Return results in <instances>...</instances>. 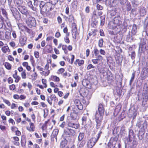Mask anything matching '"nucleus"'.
<instances>
[{
	"instance_id": "nucleus-7",
	"label": "nucleus",
	"mask_w": 148,
	"mask_h": 148,
	"mask_svg": "<svg viewBox=\"0 0 148 148\" xmlns=\"http://www.w3.org/2000/svg\"><path fill=\"white\" fill-rule=\"evenodd\" d=\"M18 8L22 14L26 15L28 14V12L25 6L23 5L21 6H18Z\"/></svg>"
},
{
	"instance_id": "nucleus-50",
	"label": "nucleus",
	"mask_w": 148,
	"mask_h": 148,
	"mask_svg": "<svg viewBox=\"0 0 148 148\" xmlns=\"http://www.w3.org/2000/svg\"><path fill=\"white\" fill-rule=\"evenodd\" d=\"M15 88V86L14 84H12L9 86L10 89L11 90H14Z\"/></svg>"
},
{
	"instance_id": "nucleus-35",
	"label": "nucleus",
	"mask_w": 148,
	"mask_h": 148,
	"mask_svg": "<svg viewBox=\"0 0 148 148\" xmlns=\"http://www.w3.org/2000/svg\"><path fill=\"white\" fill-rule=\"evenodd\" d=\"M103 39L101 38L99 40L98 42V46L100 47H102L103 46Z\"/></svg>"
},
{
	"instance_id": "nucleus-6",
	"label": "nucleus",
	"mask_w": 148,
	"mask_h": 148,
	"mask_svg": "<svg viewBox=\"0 0 148 148\" xmlns=\"http://www.w3.org/2000/svg\"><path fill=\"white\" fill-rule=\"evenodd\" d=\"M10 3H9L10 9L13 16L16 19L18 18V17L20 16V13L16 8L11 6Z\"/></svg>"
},
{
	"instance_id": "nucleus-57",
	"label": "nucleus",
	"mask_w": 148,
	"mask_h": 148,
	"mask_svg": "<svg viewBox=\"0 0 148 148\" xmlns=\"http://www.w3.org/2000/svg\"><path fill=\"white\" fill-rule=\"evenodd\" d=\"M99 52L101 55H105L106 53L105 51L101 49H100L99 50Z\"/></svg>"
},
{
	"instance_id": "nucleus-16",
	"label": "nucleus",
	"mask_w": 148,
	"mask_h": 148,
	"mask_svg": "<svg viewBox=\"0 0 148 148\" xmlns=\"http://www.w3.org/2000/svg\"><path fill=\"white\" fill-rule=\"evenodd\" d=\"M120 17L119 16L115 17L114 19V23L118 25L121 24V22L120 21Z\"/></svg>"
},
{
	"instance_id": "nucleus-43",
	"label": "nucleus",
	"mask_w": 148,
	"mask_h": 148,
	"mask_svg": "<svg viewBox=\"0 0 148 148\" xmlns=\"http://www.w3.org/2000/svg\"><path fill=\"white\" fill-rule=\"evenodd\" d=\"M58 0H49V2L52 5H55L58 2Z\"/></svg>"
},
{
	"instance_id": "nucleus-20",
	"label": "nucleus",
	"mask_w": 148,
	"mask_h": 148,
	"mask_svg": "<svg viewBox=\"0 0 148 148\" xmlns=\"http://www.w3.org/2000/svg\"><path fill=\"white\" fill-rule=\"evenodd\" d=\"M137 32L136 25L134 24L132 26V29L131 31V33L133 36L135 35Z\"/></svg>"
},
{
	"instance_id": "nucleus-46",
	"label": "nucleus",
	"mask_w": 148,
	"mask_h": 148,
	"mask_svg": "<svg viewBox=\"0 0 148 148\" xmlns=\"http://www.w3.org/2000/svg\"><path fill=\"white\" fill-rule=\"evenodd\" d=\"M29 125L31 131L32 132L34 131V124L33 123L30 122L29 123Z\"/></svg>"
},
{
	"instance_id": "nucleus-64",
	"label": "nucleus",
	"mask_w": 148,
	"mask_h": 148,
	"mask_svg": "<svg viewBox=\"0 0 148 148\" xmlns=\"http://www.w3.org/2000/svg\"><path fill=\"white\" fill-rule=\"evenodd\" d=\"M8 82L9 84H11L13 82V81L12 78L10 77L8 79Z\"/></svg>"
},
{
	"instance_id": "nucleus-45",
	"label": "nucleus",
	"mask_w": 148,
	"mask_h": 148,
	"mask_svg": "<svg viewBox=\"0 0 148 148\" xmlns=\"http://www.w3.org/2000/svg\"><path fill=\"white\" fill-rule=\"evenodd\" d=\"M64 69L62 68L59 69L57 72V73L58 74H62L64 72Z\"/></svg>"
},
{
	"instance_id": "nucleus-1",
	"label": "nucleus",
	"mask_w": 148,
	"mask_h": 148,
	"mask_svg": "<svg viewBox=\"0 0 148 148\" xmlns=\"http://www.w3.org/2000/svg\"><path fill=\"white\" fill-rule=\"evenodd\" d=\"M147 40L146 39H142L141 40L138 49V54L141 56L142 53H144L145 51L148 49V46H147Z\"/></svg>"
},
{
	"instance_id": "nucleus-26",
	"label": "nucleus",
	"mask_w": 148,
	"mask_h": 148,
	"mask_svg": "<svg viewBox=\"0 0 148 148\" xmlns=\"http://www.w3.org/2000/svg\"><path fill=\"white\" fill-rule=\"evenodd\" d=\"M136 73V71H134V72L132 73V74L131 77V79L130 81L129 85L130 86L131 85L133 81L134 78H135V74Z\"/></svg>"
},
{
	"instance_id": "nucleus-14",
	"label": "nucleus",
	"mask_w": 148,
	"mask_h": 148,
	"mask_svg": "<svg viewBox=\"0 0 148 148\" xmlns=\"http://www.w3.org/2000/svg\"><path fill=\"white\" fill-rule=\"evenodd\" d=\"M146 124L145 122H139L136 124V126L140 129H143L145 125H146Z\"/></svg>"
},
{
	"instance_id": "nucleus-5",
	"label": "nucleus",
	"mask_w": 148,
	"mask_h": 148,
	"mask_svg": "<svg viewBox=\"0 0 148 148\" xmlns=\"http://www.w3.org/2000/svg\"><path fill=\"white\" fill-rule=\"evenodd\" d=\"M26 23L30 27H35L36 25L35 19L34 17L32 16H29L28 18Z\"/></svg>"
},
{
	"instance_id": "nucleus-37",
	"label": "nucleus",
	"mask_w": 148,
	"mask_h": 148,
	"mask_svg": "<svg viewBox=\"0 0 148 148\" xmlns=\"http://www.w3.org/2000/svg\"><path fill=\"white\" fill-rule=\"evenodd\" d=\"M52 80L56 82H59L60 81L59 78L56 76H52L51 77Z\"/></svg>"
},
{
	"instance_id": "nucleus-38",
	"label": "nucleus",
	"mask_w": 148,
	"mask_h": 148,
	"mask_svg": "<svg viewBox=\"0 0 148 148\" xmlns=\"http://www.w3.org/2000/svg\"><path fill=\"white\" fill-rule=\"evenodd\" d=\"M20 43L22 45H24L26 43V40L25 38H21L20 39Z\"/></svg>"
},
{
	"instance_id": "nucleus-53",
	"label": "nucleus",
	"mask_w": 148,
	"mask_h": 148,
	"mask_svg": "<svg viewBox=\"0 0 148 148\" xmlns=\"http://www.w3.org/2000/svg\"><path fill=\"white\" fill-rule=\"evenodd\" d=\"M64 40L65 42L67 43H69L70 42V40L69 38L67 36H66L64 38Z\"/></svg>"
},
{
	"instance_id": "nucleus-36",
	"label": "nucleus",
	"mask_w": 148,
	"mask_h": 148,
	"mask_svg": "<svg viewBox=\"0 0 148 148\" xmlns=\"http://www.w3.org/2000/svg\"><path fill=\"white\" fill-rule=\"evenodd\" d=\"M87 119V117L86 116H83L82 118V124L85 125L86 124V122Z\"/></svg>"
},
{
	"instance_id": "nucleus-9",
	"label": "nucleus",
	"mask_w": 148,
	"mask_h": 148,
	"mask_svg": "<svg viewBox=\"0 0 148 148\" xmlns=\"http://www.w3.org/2000/svg\"><path fill=\"white\" fill-rule=\"evenodd\" d=\"M67 125L68 127L74 128L76 129L79 128V125L78 124L73 122L72 121H69Z\"/></svg>"
},
{
	"instance_id": "nucleus-21",
	"label": "nucleus",
	"mask_w": 148,
	"mask_h": 148,
	"mask_svg": "<svg viewBox=\"0 0 148 148\" xmlns=\"http://www.w3.org/2000/svg\"><path fill=\"white\" fill-rule=\"evenodd\" d=\"M46 9L47 12H49L52 10L51 4L50 3H46Z\"/></svg>"
},
{
	"instance_id": "nucleus-30",
	"label": "nucleus",
	"mask_w": 148,
	"mask_h": 148,
	"mask_svg": "<svg viewBox=\"0 0 148 148\" xmlns=\"http://www.w3.org/2000/svg\"><path fill=\"white\" fill-rule=\"evenodd\" d=\"M4 66L8 70H10L11 68V65L8 62H6L5 63Z\"/></svg>"
},
{
	"instance_id": "nucleus-39",
	"label": "nucleus",
	"mask_w": 148,
	"mask_h": 148,
	"mask_svg": "<svg viewBox=\"0 0 148 148\" xmlns=\"http://www.w3.org/2000/svg\"><path fill=\"white\" fill-rule=\"evenodd\" d=\"M2 14L4 17L7 18V13L5 10L3 8L1 9Z\"/></svg>"
},
{
	"instance_id": "nucleus-19",
	"label": "nucleus",
	"mask_w": 148,
	"mask_h": 148,
	"mask_svg": "<svg viewBox=\"0 0 148 148\" xmlns=\"http://www.w3.org/2000/svg\"><path fill=\"white\" fill-rule=\"evenodd\" d=\"M121 108V105L119 103L116 106L114 110V112L118 114L120 111Z\"/></svg>"
},
{
	"instance_id": "nucleus-25",
	"label": "nucleus",
	"mask_w": 148,
	"mask_h": 148,
	"mask_svg": "<svg viewBox=\"0 0 148 148\" xmlns=\"http://www.w3.org/2000/svg\"><path fill=\"white\" fill-rule=\"evenodd\" d=\"M84 136V134L83 133H80L78 137V140L79 142L82 140Z\"/></svg>"
},
{
	"instance_id": "nucleus-62",
	"label": "nucleus",
	"mask_w": 148,
	"mask_h": 148,
	"mask_svg": "<svg viewBox=\"0 0 148 148\" xmlns=\"http://www.w3.org/2000/svg\"><path fill=\"white\" fill-rule=\"evenodd\" d=\"M133 132L132 130H130L129 132V137L130 138L132 136H133Z\"/></svg>"
},
{
	"instance_id": "nucleus-31",
	"label": "nucleus",
	"mask_w": 148,
	"mask_h": 148,
	"mask_svg": "<svg viewBox=\"0 0 148 148\" xmlns=\"http://www.w3.org/2000/svg\"><path fill=\"white\" fill-rule=\"evenodd\" d=\"M105 16L104 15L101 16L100 17L101 18V25H104L105 23Z\"/></svg>"
},
{
	"instance_id": "nucleus-61",
	"label": "nucleus",
	"mask_w": 148,
	"mask_h": 148,
	"mask_svg": "<svg viewBox=\"0 0 148 148\" xmlns=\"http://www.w3.org/2000/svg\"><path fill=\"white\" fill-rule=\"evenodd\" d=\"M4 32L3 31H0V39H2L3 37Z\"/></svg>"
},
{
	"instance_id": "nucleus-47",
	"label": "nucleus",
	"mask_w": 148,
	"mask_h": 148,
	"mask_svg": "<svg viewBox=\"0 0 148 148\" xmlns=\"http://www.w3.org/2000/svg\"><path fill=\"white\" fill-rule=\"evenodd\" d=\"M40 1H39L38 0H36L34 1V5L36 7H37L39 5L40 3Z\"/></svg>"
},
{
	"instance_id": "nucleus-27",
	"label": "nucleus",
	"mask_w": 148,
	"mask_h": 148,
	"mask_svg": "<svg viewBox=\"0 0 148 148\" xmlns=\"http://www.w3.org/2000/svg\"><path fill=\"white\" fill-rule=\"evenodd\" d=\"M11 33L10 32H6L5 34V38L7 40H9L11 38Z\"/></svg>"
},
{
	"instance_id": "nucleus-24",
	"label": "nucleus",
	"mask_w": 148,
	"mask_h": 148,
	"mask_svg": "<svg viewBox=\"0 0 148 148\" xmlns=\"http://www.w3.org/2000/svg\"><path fill=\"white\" fill-rule=\"evenodd\" d=\"M77 5V0H73V1L71 3V6L74 9H76Z\"/></svg>"
},
{
	"instance_id": "nucleus-44",
	"label": "nucleus",
	"mask_w": 148,
	"mask_h": 148,
	"mask_svg": "<svg viewBox=\"0 0 148 148\" xmlns=\"http://www.w3.org/2000/svg\"><path fill=\"white\" fill-rule=\"evenodd\" d=\"M130 55L132 59L134 60L135 59V53L134 51H133L131 52V54H129V56Z\"/></svg>"
},
{
	"instance_id": "nucleus-51",
	"label": "nucleus",
	"mask_w": 148,
	"mask_h": 148,
	"mask_svg": "<svg viewBox=\"0 0 148 148\" xmlns=\"http://www.w3.org/2000/svg\"><path fill=\"white\" fill-rule=\"evenodd\" d=\"M97 8L98 10H101L103 9V7L102 6L98 4L97 5Z\"/></svg>"
},
{
	"instance_id": "nucleus-55",
	"label": "nucleus",
	"mask_w": 148,
	"mask_h": 148,
	"mask_svg": "<svg viewBox=\"0 0 148 148\" xmlns=\"http://www.w3.org/2000/svg\"><path fill=\"white\" fill-rule=\"evenodd\" d=\"M85 144V141H84L82 140L81 142H80V143L79 144V147H82Z\"/></svg>"
},
{
	"instance_id": "nucleus-34",
	"label": "nucleus",
	"mask_w": 148,
	"mask_h": 148,
	"mask_svg": "<svg viewBox=\"0 0 148 148\" xmlns=\"http://www.w3.org/2000/svg\"><path fill=\"white\" fill-rule=\"evenodd\" d=\"M94 52L95 56H96V57H98L99 55H100L99 54V51L97 48H94Z\"/></svg>"
},
{
	"instance_id": "nucleus-12",
	"label": "nucleus",
	"mask_w": 148,
	"mask_h": 148,
	"mask_svg": "<svg viewBox=\"0 0 148 148\" xmlns=\"http://www.w3.org/2000/svg\"><path fill=\"white\" fill-rule=\"evenodd\" d=\"M103 57L101 55H99L98 57H96V59H92L91 61L94 64L98 63L99 61L102 60L103 59Z\"/></svg>"
},
{
	"instance_id": "nucleus-4",
	"label": "nucleus",
	"mask_w": 148,
	"mask_h": 148,
	"mask_svg": "<svg viewBox=\"0 0 148 148\" xmlns=\"http://www.w3.org/2000/svg\"><path fill=\"white\" fill-rule=\"evenodd\" d=\"M98 113L97 112L95 114L96 121L97 123V128L98 129L101 128L102 120V117L99 116Z\"/></svg>"
},
{
	"instance_id": "nucleus-2",
	"label": "nucleus",
	"mask_w": 148,
	"mask_h": 148,
	"mask_svg": "<svg viewBox=\"0 0 148 148\" xmlns=\"http://www.w3.org/2000/svg\"><path fill=\"white\" fill-rule=\"evenodd\" d=\"M101 133V132L100 131L96 137H92L88 141L87 143L88 147V148H91L95 145L99 138Z\"/></svg>"
},
{
	"instance_id": "nucleus-52",
	"label": "nucleus",
	"mask_w": 148,
	"mask_h": 148,
	"mask_svg": "<svg viewBox=\"0 0 148 148\" xmlns=\"http://www.w3.org/2000/svg\"><path fill=\"white\" fill-rule=\"evenodd\" d=\"M143 70H145L147 72H148V62H146L145 66L144 67Z\"/></svg>"
},
{
	"instance_id": "nucleus-29",
	"label": "nucleus",
	"mask_w": 148,
	"mask_h": 148,
	"mask_svg": "<svg viewBox=\"0 0 148 148\" xmlns=\"http://www.w3.org/2000/svg\"><path fill=\"white\" fill-rule=\"evenodd\" d=\"M140 15L144 16L146 14V11L144 8H141L140 10Z\"/></svg>"
},
{
	"instance_id": "nucleus-17",
	"label": "nucleus",
	"mask_w": 148,
	"mask_h": 148,
	"mask_svg": "<svg viewBox=\"0 0 148 148\" xmlns=\"http://www.w3.org/2000/svg\"><path fill=\"white\" fill-rule=\"evenodd\" d=\"M59 130L57 129H55L53 130L51 136V138H55L57 140V136L58 134Z\"/></svg>"
},
{
	"instance_id": "nucleus-32",
	"label": "nucleus",
	"mask_w": 148,
	"mask_h": 148,
	"mask_svg": "<svg viewBox=\"0 0 148 148\" xmlns=\"http://www.w3.org/2000/svg\"><path fill=\"white\" fill-rule=\"evenodd\" d=\"M68 21L70 23H73L74 21V17L73 15H70L69 16Z\"/></svg>"
},
{
	"instance_id": "nucleus-40",
	"label": "nucleus",
	"mask_w": 148,
	"mask_h": 148,
	"mask_svg": "<svg viewBox=\"0 0 148 148\" xmlns=\"http://www.w3.org/2000/svg\"><path fill=\"white\" fill-rule=\"evenodd\" d=\"M126 8L127 11H130L131 9V6L130 3L127 2L126 4Z\"/></svg>"
},
{
	"instance_id": "nucleus-63",
	"label": "nucleus",
	"mask_w": 148,
	"mask_h": 148,
	"mask_svg": "<svg viewBox=\"0 0 148 148\" xmlns=\"http://www.w3.org/2000/svg\"><path fill=\"white\" fill-rule=\"evenodd\" d=\"M65 145L66 144L65 142L63 141L61 142L60 143V146L62 148H63L65 146Z\"/></svg>"
},
{
	"instance_id": "nucleus-33",
	"label": "nucleus",
	"mask_w": 148,
	"mask_h": 148,
	"mask_svg": "<svg viewBox=\"0 0 148 148\" xmlns=\"http://www.w3.org/2000/svg\"><path fill=\"white\" fill-rule=\"evenodd\" d=\"M13 77L15 79V82H18L21 79L20 77L17 75H13Z\"/></svg>"
},
{
	"instance_id": "nucleus-18",
	"label": "nucleus",
	"mask_w": 148,
	"mask_h": 148,
	"mask_svg": "<svg viewBox=\"0 0 148 148\" xmlns=\"http://www.w3.org/2000/svg\"><path fill=\"white\" fill-rule=\"evenodd\" d=\"M84 63V61L83 60H79V59H77L74 62V64L76 65L77 64L79 66H80L82 65Z\"/></svg>"
},
{
	"instance_id": "nucleus-59",
	"label": "nucleus",
	"mask_w": 148,
	"mask_h": 148,
	"mask_svg": "<svg viewBox=\"0 0 148 148\" xmlns=\"http://www.w3.org/2000/svg\"><path fill=\"white\" fill-rule=\"evenodd\" d=\"M85 10L86 13H89L90 11V7L89 6H87L85 8Z\"/></svg>"
},
{
	"instance_id": "nucleus-28",
	"label": "nucleus",
	"mask_w": 148,
	"mask_h": 148,
	"mask_svg": "<svg viewBox=\"0 0 148 148\" xmlns=\"http://www.w3.org/2000/svg\"><path fill=\"white\" fill-rule=\"evenodd\" d=\"M27 5L33 10L35 11L36 10V8L34 7L31 1H29L27 3Z\"/></svg>"
},
{
	"instance_id": "nucleus-3",
	"label": "nucleus",
	"mask_w": 148,
	"mask_h": 148,
	"mask_svg": "<svg viewBox=\"0 0 148 148\" xmlns=\"http://www.w3.org/2000/svg\"><path fill=\"white\" fill-rule=\"evenodd\" d=\"M75 134V131L68 128L64 130L63 135L66 137L74 136Z\"/></svg>"
},
{
	"instance_id": "nucleus-41",
	"label": "nucleus",
	"mask_w": 148,
	"mask_h": 148,
	"mask_svg": "<svg viewBox=\"0 0 148 148\" xmlns=\"http://www.w3.org/2000/svg\"><path fill=\"white\" fill-rule=\"evenodd\" d=\"M22 77L23 79H25L26 77V74L25 73V70H24L21 73Z\"/></svg>"
},
{
	"instance_id": "nucleus-15",
	"label": "nucleus",
	"mask_w": 148,
	"mask_h": 148,
	"mask_svg": "<svg viewBox=\"0 0 148 148\" xmlns=\"http://www.w3.org/2000/svg\"><path fill=\"white\" fill-rule=\"evenodd\" d=\"M148 85L147 84L145 83L144 84L143 95V96H144L145 95H146L147 94L148 92Z\"/></svg>"
},
{
	"instance_id": "nucleus-54",
	"label": "nucleus",
	"mask_w": 148,
	"mask_h": 148,
	"mask_svg": "<svg viewBox=\"0 0 148 148\" xmlns=\"http://www.w3.org/2000/svg\"><path fill=\"white\" fill-rule=\"evenodd\" d=\"M34 55L35 58H38L39 57V53L38 51H35L34 52Z\"/></svg>"
},
{
	"instance_id": "nucleus-48",
	"label": "nucleus",
	"mask_w": 148,
	"mask_h": 148,
	"mask_svg": "<svg viewBox=\"0 0 148 148\" xmlns=\"http://www.w3.org/2000/svg\"><path fill=\"white\" fill-rule=\"evenodd\" d=\"M95 68V66L91 64H89L87 66V69L88 70L90 69H93Z\"/></svg>"
},
{
	"instance_id": "nucleus-22",
	"label": "nucleus",
	"mask_w": 148,
	"mask_h": 148,
	"mask_svg": "<svg viewBox=\"0 0 148 148\" xmlns=\"http://www.w3.org/2000/svg\"><path fill=\"white\" fill-rule=\"evenodd\" d=\"M1 50L2 52L5 53L7 52H10V50L8 46L3 47L1 48Z\"/></svg>"
},
{
	"instance_id": "nucleus-11",
	"label": "nucleus",
	"mask_w": 148,
	"mask_h": 148,
	"mask_svg": "<svg viewBox=\"0 0 148 148\" xmlns=\"http://www.w3.org/2000/svg\"><path fill=\"white\" fill-rule=\"evenodd\" d=\"M75 104L78 109L82 110L83 109V106L81 104L80 100L79 99H76L75 100Z\"/></svg>"
},
{
	"instance_id": "nucleus-60",
	"label": "nucleus",
	"mask_w": 148,
	"mask_h": 148,
	"mask_svg": "<svg viewBox=\"0 0 148 148\" xmlns=\"http://www.w3.org/2000/svg\"><path fill=\"white\" fill-rule=\"evenodd\" d=\"M24 142L25 143L26 142V140H25V138H24L23 139L22 138L21 142V144L22 146L25 145V143H24Z\"/></svg>"
},
{
	"instance_id": "nucleus-49",
	"label": "nucleus",
	"mask_w": 148,
	"mask_h": 148,
	"mask_svg": "<svg viewBox=\"0 0 148 148\" xmlns=\"http://www.w3.org/2000/svg\"><path fill=\"white\" fill-rule=\"evenodd\" d=\"M117 0H109V3L111 5H113L114 3H116Z\"/></svg>"
},
{
	"instance_id": "nucleus-42",
	"label": "nucleus",
	"mask_w": 148,
	"mask_h": 148,
	"mask_svg": "<svg viewBox=\"0 0 148 148\" xmlns=\"http://www.w3.org/2000/svg\"><path fill=\"white\" fill-rule=\"evenodd\" d=\"M46 3L43 1H40V3L39 4V7L40 9V10L42 8L43 6H44Z\"/></svg>"
},
{
	"instance_id": "nucleus-8",
	"label": "nucleus",
	"mask_w": 148,
	"mask_h": 148,
	"mask_svg": "<svg viewBox=\"0 0 148 148\" xmlns=\"http://www.w3.org/2000/svg\"><path fill=\"white\" fill-rule=\"evenodd\" d=\"M98 112H96V113L97 112L98 113L99 115V116L102 117L103 115L104 114V109L102 104L100 103L99 105L98 108Z\"/></svg>"
},
{
	"instance_id": "nucleus-23",
	"label": "nucleus",
	"mask_w": 148,
	"mask_h": 148,
	"mask_svg": "<svg viewBox=\"0 0 148 148\" xmlns=\"http://www.w3.org/2000/svg\"><path fill=\"white\" fill-rule=\"evenodd\" d=\"M14 2L18 7L22 5L23 1L22 0H14Z\"/></svg>"
},
{
	"instance_id": "nucleus-13",
	"label": "nucleus",
	"mask_w": 148,
	"mask_h": 148,
	"mask_svg": "<svg viewBox=\"0 0 148 148\" xmlns=\"http://www.w3.org/2000/svg\"><path fill=\"white\" fill-rule=\"evenodd\" d=\"M83 96L86 97L87 99H89L91 97V93L89 92L88 90L85 91L83 93Z\"/></svg>"
},
{
	"instance_id": "nucleus-56",
	"label": "nucleus",
	"mask_w": 148,
	"mask_h": 148,
	"mask_svg": "<svg viewBox=\"0 0 148 148\" xmlns=\"http://www.w3.org/2000/svg\"><path fill=\"white\" fill-rule=\"evenodd\" d=\"M3 102L6 103L8 106H10V101L6 99H4L3 100Z\"/></svg>"
},
{
	"instance_id": "nucleus-58",
	"label": "nucleus",
	"mask_w": 148,
	"mask_h": 148,
	"mask_svg": "<svg viewBox=\"0 0 148 148\" xmlns=\"http://www.w3.org/2000/svg\"><path fill=\"white\" fill-rule=\"evenodd\" d=\"M46 6V4L44 6H43V7L40 10L41 11L43 12H47L46 10V6Z\"/></svg>"
},
{
	"instance_id": "nucleus-10",
	"label": "nucleus",
	"mask_w": 148,
	"mask_h": 148,
	"mask_svg": "<svg viewBox=\"0 0 148 148\" xmlns=\"http://www.w3.org/2000/svg\"><path fill=\"white\" fill-rule=\"evenodd\" d=\"M57 100V98L55 95H52L50 96H48L47 99V100L49 103L51 105L52 104V101L53 100L56 101Z\"/></svg>"
}]
</instances>
